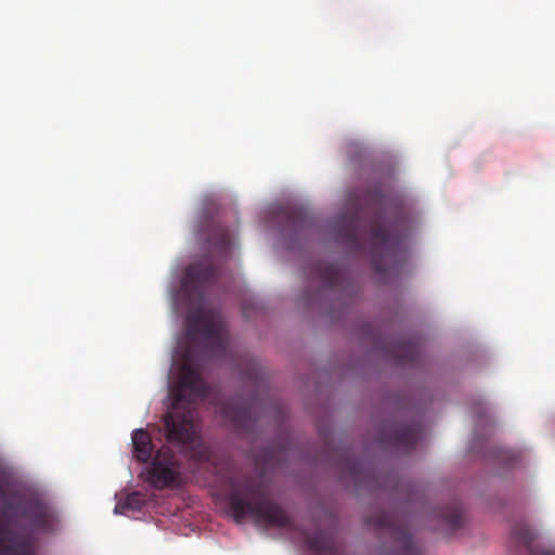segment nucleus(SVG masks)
<instances>
[{
  "mask_svg": "<svg viewBox=\"0 0 555 555\" xmlns=\"http://www.w3.org/2000/svg\"><path fill=\"white\" fill-rule=\"evenodd\" d=\"M53 507L38 493L10 491L0 483V555H34L29 534L14 530L50 532L54 529Z\"/></svg>",
  "mask_w": 555,
  "mask_h": 555,
  "instance_id": "1",
  "label": "nucleus"
},
{
  "mask_svg": "<svg viewBox=\"0 0 555 555\" xmlns=\"http://www.w3.org/2000/svg\"><path fill=\"white\" fill-rule=\"evenodd\" d=\"M208 386L201 376L199 365L188 350L178 379L171 388L173 402L164 422L168 441L190 447L193 449L191 457L201 463L209 462L211 452L196 434L195 405L208 396Z\"/></svg>",
  "mask_w": 555,
  "mask_h": 555,
  "instance_id": "2",
  "label": "nucleus"
},
{
  "mask_svg": "<svg viewBox=\"0 0 555 555\" xmlns=\"http://www.w3.org/2000/svg\"><path fill=\"white\" fill-rule=\"evenodd\" d=\"M229 512L237 524L251 516L259 525L291 528L292 520L285 511L272 501L264 490L253 480L234 487L228 495Z\"/></svg>",
  "mask_w": 555,
  "mask_h": 555,
  "instance_id": "3",
  "label": "nucleus"
},
{
  "mask_svg": "<svg viewBox=\"0 0 555 555\" xmlns=\"http://www.w3.org/2000/svg\"><path fill=\"white\" fill-rule=\"evenodd\" d=\"M370 245L372 266L380 276L395 275L406 261L402 233L396 227L386 224L379 216L370 221Z\"/></svg>",
  "mask_w": 555,
  "mask_h": 555,
  "instance_id": "4",
  "label": "nucleus"
},
{
  "mask_svg": "<svg viewBox=\"0 0 555 555\" xmlns=\"http://www.w3.org/2000/svg\"><path fill=\"white\" fill-rule=\"evenodd\" d=\"M188 336L193 339L201 336V341L210 358L223 359L229 353V337L221 317L204 308L192 311L186 318Z\"/></svg>",
  "mask_w": 555,
  "mask_h": 555,
  "instance_id": "5",
  "label": "nucleus"
},
{
  "mask_svg": "<svg viewBox=\"0 0 555 555\" xmlns=\"http://www.w3.org/2000/svg\"><path fill=\"white\" fill-rule=\"evenodd\" d=\"M366 524L377 531L389 533L397 545L392 555H423L421 546L414 541L406 524L395 514L376 512L366 519Z\"/></svg>",
  "mask_w": 555,
  "mask_h": 555,
  "instance_id": "6",
  "label": "nucleus"
},
{
  "mask_svg": "<svg viewBox=\"0 0 555 555\" xmlns=\"http://www.w3.org/2000/svg\"><path fill=\"white\" fill-rule=\"evenodd\" d=\"M146 481L158 490L182 485L181 463L168 447H162L156 452L146 470Z\"/></svg>",
  "mask_w": 555,
  "mask_h": 555,
  "instance_id": "7",
  "label": "nucleus"
},
{
  "mask_svg": "<svg viewBox=\"0 0 555 555\" xmlns=\"http://www.w3.org/2000/svg\"><path fill=\"white\" fill-rule=\"evenodd\" d=\"M423 435L424 429L418 423L389 422L380 428L379 442L385 447L411 452L415 449L418 440L423 438Z\"/></svg>",
  "mask_w": 555,
  "mask_h": 555,
  "instance_id": "8",
  "label": "nucleus"
},
{
  "mask_svg": "<svg viewBox=\"0 0 555 555\" xmlns=\"http://www.w3.org/2000/svg\"><path fill=\"white\" fill-rule=\"evenodd\" d=\"M264 413L266 408L262 406L258 399H251L248 402L236 399L227 402L221 408L223 417L240 433L251 431Z\"/></svg>",
  "mask_w": 555,
  "mask_h": 555,
  "instance_id": "9",
  "label": "nucleus"
},
{
  "mask_svg": "<svg viewBox=\"0 0 555 555\" xmlns=\"http://www.w3.org/2000/svg\"><path fill=\"white\" fill-rule=\"evenodd\" d=\"M219 274V268L211 259H204L196 263H191L184 273L182 280V289L190 297L202 301L204 289L212 284Z\"/></svg>",
  "mask_w": 555,
  "mask_h": 555,
  "instance_id": "10",
  "label": "nucleus"
},
{
  "mask_svg": "<svg viewBox=\"0 0 555 555\" xmlns=\"http://www.w3.org/2000/svg\"><path fill=\"white\" fill-rule=\"evenodd\" d=\"M332 228L336 241L347 245L353 253L361 251L362 220L359 211L341 215Z\"/></svg>",
  "mask_w": 555,
  "mask_h": 555,
  "instance_id": "11",
  "label": "nucleus"
},
{
  "mask_svg": "<svg viewBox=\"0 0 555 555\" xmlns=\"http://www.w3.org/2000/svg\"><path fill=\"white\" fill-rule=\"evenodd\" d=\"M205 240L206 249L210 257L216 256L219 260H224L229 257L231 250V234L224 225L220 223L210 224Z\"/></svg>",
  "mask_w": 555,
  "mask_h": 555,
  "instance_id": "12",
  "label": "nucleus"
},
{
  "mask_svg": "<svg viewBox=\"0 0 555 555\" xmlns=\"http://www.w3.org/2000/svg\"><path fill=\"white\" fill-rule=\"evenodd\" d=\"M307 547L320 555H338L339 547L332 531L318 530L313 535L302 532Z\"/></svg>",
  "mask_w": 555,
  "mask_h": 555,
  "instance_id": "13",
  "label": "nucleus"
},
{
  "mask_svg": "<svg viewBox=\"0 0 555 555\" xmlns=\"http://www.w3.org/2000/svg\"><path fill=\"white\" fill-rule=\"evenodd\" d=\"M512 539L514 542L522 546L527 551L528 555H555L554 550L533 546L537 533L524 522L516 524L513 527Z\"/></svg>",
  "mask_w": 555,
  "mask_h": 555,
  "instance_id": "14",
  "label": "nucleus"
},
{
  "mask_svg": "<svg viewBox=\"0 0 555 555\" xmlns=\"http://www.w3.org/2000/svg\"><path fill=\"white\" fill-rule=\"evenodd\" d=\"M311 275L318 280L324 288H334L340 285L344 280V271L335 264L315 263L312 267Z\"/></svg>",
  "mask_w": 555,
  "mask_h": 555,
  "instance_id": "15",
  "label": "nucleus"
},
{
  "mask_svg": "<svg viewBox=\"0 0 555 555\" xmlns=\"http://www.w3.org/2000/svg\"><path fill=\"white\" fill-rule=\"evenodd\" d=\"M421 344L417 338L400 340L390 348V354L399 363H414L418 360Z\"/></svg>",
  "mask_w": 555,
  "mask_h": 555,
  "instance_id": "16",
  "label": "nucleus"
},
{
  "mask_svg": "<svg viewBox=\"0 0 555 555\" xmlns=\"http://www.w3.org/2000/svg\"><path fill=\"white\" fill-rule=\"evenodd\" d=\"M133 453L138 461L146 463L153 452V443L150 434L140 428L132 434Z\"/></svg>",
  "mask_w": 555,
  "mask_h": 555,
  "instance_id": "17",
  "label": "nucleus"
},
{
  "mask_svg": "<svg viewBox=\"0 0 555 555\" xmlns=\"http://www.w3.org/2000/svg\"><path fill=\"white\" fill-rule=\"evenodd\" d=\"M437 517L450 532L455 531L463 525V512L457 502L441 508Z\"/></svg>",
  "mask_w": 555,
  "mask_h": 555,
  "instance_id": "18",
  "label": "nucleus"
},
{
  "mask_svg": "<svg viewBox=\"0 0 555 555\" xmlns=\"http://www.w3.org/2000/svg\"><path fill=\"white\" fill-rule=\"evenodd\" d=\"M144 495L140 492H132L124 501H119L115 506L116 514H125L126 511H140L144 504Z\"/></svg>",
  "mask_w": 555,
  "mask_h": 555,
  "instance_id": "19",
  "label": "nucleus"
},
{
  "mask_svg": "<svg viewBox=\"0 0 555 555\" xmlns=\"http://www.w3.org/2000/svg\"><path fill=\"white\" fill-rule=\"evenodd\" d=\"M287 219L291 223V227L298 231V232H301L305 228L309 227L310 224V219L307 218L306 216H302L301 211H287Z\"/></svg>",
  "mask_w": 555,
  "mask_h": 555,
  "instance_id": "20",
  "label": "nucleus"
}]
</instances>
